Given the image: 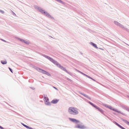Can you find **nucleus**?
<instances>
[{"mask_svg": "<svg viewBox=\"0 0 129 129\" xmlns=\"http://www.w3.org/2000/svg\"><path fill=\"white\" fill-rule=\"evenodd\" d=\"M69 120L71 122L76 124L75 125V128H80L81 129H84L87 128V127L84 125H82L80 124H77L78 123H79L80 121L76 119L71 118H69Z\"/></svg>", "mask_w": 129, "mask_h": 129, "instance_id": "1", "label": "nucleus"}, {"mask_svg": "<svg viewBox=\"0 0 129 129\" xmlns=\"http://www.w3.org/2000/svg\"><path fill=\"white\" fill-rule=\"evenodd\" d=\"M68 111L69 114L73 115H76L79 113L78 109L73 107H69L68 109Z\"/></svg>", "mask_w": 129, "mask_h": 129, "instance_id": "2", "label": "nucleus"}, {"mask_svg": "<svg viewBox=\"0 0 129 129\" xmlns=\"http://www.w3.org/2000/svg\"><path fill=\"white\" fill-rule=\"evenodd\" d=\"M55 65H56L58 67L60 68V69H62L63 71L66 72L67 73L69 74L70 75H72L71 73L68 72L66 70V68L63 67L62 66H61V65L57 62L56 61V62L55 63Z\"/></svg>", "mask_w": 129, "mask_h": 129, "instance_id": "3", "label": "nucleus"}, {"mask_svg": "<svg viewBox=\"0 0 129 129\" xmlns=\"http://www.w3.org/2000/svg\"><path fill=\"white\" fill-rule=\"evenodd\" d=\"M93 107L95 108L96 109H98V111H100L102 114L105 115L110 120L111 119L108 116L105 115V112L101 109L99 107H98V106H97L94 105V106H93Z\"/></svg>", "mask_w": 129, "mask_h": 129, "instance_id": "4", "label": "nucleus"}, {"mask_svg": "<svg viewBox=\"0 0 129 129\" xmlns=\"http://www.w3.org/2000/svg\"><path fill=\"white\" fill-rule=\"evenodd\" d=\"M42 55L43 56L49 60L50 61L53 63L54 64H55V63L56 62V61L53 59L52 58L50 57L49 56L44 54H43Z\"/></svg>", "mask_w": 129, "mask_h": 129, "instance_id": "5", "label": "nucleus"}, {"mask_svg": "<svg viewBox=\"0 0 129 129\" xmlns=\"http://www.w3.org/2000/svg\"><path fill=\"white\" fill-rule=\"evenodd\" d=\"M44 100L45 102V104L47 106H50L51 104L49 102V99L47 97L45 96L44 98Z\"/></svg>", "mask_w": 129, "mask_h": 129, "instance_id": "6", "label": "nucleus"}, {"mask_svg": "<svg viewBox=\"0 0 129 129\" xmlns=\"http://www.w3.org/2000/svg\"><path fill=\"white\" fill-rule=\"evenodd\" d=\"M34 7L36 9H37L39 11L41 12L42 14H44V13H45V10H43L41 7H38L36 5H35Z\"/></svg>", "mask_w": 129, "mask_h": 129, "instance_id": "7", "label": "nucleus"}, {"mask_svg": "<svg viewBox=\"0 0 129 129\" xmlns=\"http://www.w3.org/2000/svg\"><path fill=\"white\" fill-rule=\"evenodd\" d=\"M17 39L20 40L22 42L26 44H30V43L29 42L23 39H21L19 38H17Z\"/></svg>", "mask_w": 129, "mask_h": 129, "instance_id": "8", "label": "nucleus"}, {"mask_svg": "<svg viewBox=\"0 0 129 129\" xmlns=\"http://www.w3.org/2000/svg\"><path fill=\"white\" fill-rule=\"evenodd\" d=\"M36 69L39 72H41L42 73L45 74L46 71H45L44 70H42L39 68L38 67H37Z\"/></svg>", "mask_w": 129, "mask_h": 129, "instance_id": "9", "label": "nucleus"}, {"mask_svg": "<svg viewBox=\"0 0 129 129\" xmlns=\"http://www.w3.org/2000/svg\"><path fill=\"white\" fill-rule=\"evenodd\" d=\"M113 122L117 126H118L121 129H126L125 128H124V127H123L122 126L120 125L118 123H117L116 122L114 121Z\"/></svg>", "mask_w": 129, "mask_h": 129, "instance_id": "10", "label": "nucleus"}, {"mask_svg": "<svg viewBox=\"0 0 129 129\" xmlns=\"http://www.w3.org/2000/svg\"><path fill=\"white\" fill-rule=\"evenodd\" d=\"M79 93H80V94H82V95H83L85 97H86V98H87L88 99H89V100H90L91 99V98L89 96H88L86 94H84V93H81V92L80 91H79Z\"/></svg>", "mask_w": 129, "mask_h": 129, "instance_id": "11", "label": "nucleus"}, {"mask_svg": "<svg viewBox=\"0 0 129 129\" xmlns=\"http://www.w3.org/2000/svg\"><path fill=\"white\" fill-rule=\"evenodd\" d=\"M108 108L111 109V110H112L115 112H118V110L117 109H116L114 108H113L111 106H109V107Z\"/></svg>", "mask_w": 129, "mask_h": 129, "instance_id": "12", "label": "nucleus"}, {"mask_svg": "<svg viewBox=\"0 0 129 129\" xmlns=\"http://www.w3.org/2000/svg\"><path fill=\"white\" fill-rule=\"evenodd\" d=\"M59 101V100L57 99H54L51 101V103L53 104H56Z\"/></svg>", "mask_w": 129, "mask_h": 129, "instance_id": "13", "label": "nucleus"}, {"mask_svg": "<svg viewBox=\"0 0 129 129\" xmlns=\"http://www.w3.org/2000/svg\"><path fill=\"white\" fill-rule=\"evenodd\" d=\"M120 27L122 28L123 29L127 31L128 32H129V30L127 28H126L124 27V26L121 24L120 26Z\"/></svg>", "mask_w": 129, "mask_h": 129, "instance_id": "14", "label": "nucleus"}, {"mask_svg": "<svg viewBox=\"0 0 129 129\" xmlns=\"http://www.w3.org/2000/svg\"><path fill=\"white\" fill-rule=\"evenodd\" d=\"M120 27L122 28L123 29L127 31L128 32H129V30L127 28H126L124 27V26L121 24L120 26Z\"/></svg>", "mask_w": 129, "mask_h": 129, "instance_id": "15", "label": "nucleus"}, {"mask_svg": "<svg viewBox=\"0 0 129 129\" xmlns=\"http://www.w3.org/2000/svg\"><path fill=\"white\" fill-rule=\"evenodd\" d=\"M90 43L91 45H92L95 48L97 49L98 48V47L94 43L92 42H90Z\"/></svg>", "mask_w": 129, "mask_h": 129, "instance_id": "16", "label": "nucleus"}, {"mask_svg": "<svg viewBox=\"0 0 129 129\" xmlns=\"http://www.w3.org/2000/svg\"><path fill=\"white\" fill-rule=\"evenodd\" d=\"M114 23L116 25H117L118 26H119L120 27V25H121V24L120 23L115 21H114Z\"/></svg>", "mask_w": 129, "mask_h": 129, "instance_id": "17", "label": "nucleus"}, {"mask_svg": "<svg viewBox=\"0 0 129 129\" xmlns=\"http://www.w3.org/2000/svg\"><path fill=\"white\" fill-rule=\"evenodd\" d=\"M121 120L125 123L126 124L128 125H129V122L127 120L123 119H122Z\"/></svg>", "mask_w": 129, "mask_h": 129, "instance_id": "18", "label": "nucleus"}, {"mask_svg": "<svg viewBox=\"0 0 129 129\" xmlns=\"http://www.w3.org/2000/svg\"><path fill=\"white\" fill-rule=\"evenodd\" d=\"M45 13H44V14L47 17H49L50 16V15L49 13H48L47 12L45 11Z\"/></svg>", "mask_w": 129, "mask_h": 129, "instance_id": "19", "label": "nucleus"}, {"mask_svg": "<svg viewBox=\"0 0 129 129\" xmlns=\"http://www.w3.org/2000/svg\"><path fill=\"white\" fill-rule=\"evenodd\" d=\"M1 63L3 64H6L7 63V62L6 60H5V61H1Z\"/></svg>", "mask_w": 129, "mask_h": 129, "instance_id": "20", "label": "nucleus"}, {"mask_svg": "<svg viewBox=\"0 0 129 129\" xmlns=\"http://www.w3.org/2000/svg\"><path fill=\"white\" fill-rule=\"evenodd\" d=\"M122 108L124 109H125L127 111V110L128 109V108L127 107L125 106H122Z\"/></svg>", "mask_w": 129, "mask_h": 129, "instance_id": "21", "label": "nucleus"}, {"mask_svg": "<svg viewBox=\"0 0 129 129\" xmlns=\"http://www.w3.org/2000/svg\"><path fill=\"white\" fill-rule=\"evenodd\" d=\"M25 127H26L27 129H34L33 128L30 127H29V126H28L27 125H26Z\"/></svg>", "mask_w": 129, "mask_h": 129, "instance_id": "22", "label": "nucleus"}, {"mask_svg": "<svg viewBox=\"0 0 129 129\" xmlns=\"http://www.w3.org/2000/svg\"><path fill=\"white\" fill-rule=\"evenodd\" d=\"M103 106H104V107H105L107 108H108L109 106V105H108L107 104H103Z\"/></svg>", "mask_w": 129, "mask_h": 129, "instance_id": "23", "label": "nucleus"}, {"mask_svg": "<svg viewBox=\"0 0 129 129\" xmlns=\"http://www.w3.org/2000/svg\"><path fill=\"white\" fill-rule=\"evenodd\" d=\"M49 18H50L54 20H55L54 18L51 15H50V16L49 17Z\"/></svg>", "mask_w": 129, "mask_h": 129, "instance_id": "24", "label": "nucleus"}, {"mask_svg": "<svg viewBox=\"0 0 129 129\" xmlns=\"http://www.w3.org/2000/svg\"><path fill=\"white\" fill-rule=\"evenodd\" d=\"M45 74L49 76H50L51 75L48 72H46Z\"/></svg>", "mask_w": 129, "mask_h": 129, "instance_id": "25", "label": "nucleus"}, {"mask_svg": "<svg viewBox=\"0 0 129 129\" xmlns=\"http://www.w3.org/2000/svg\"><path fill=\"white\" fill-rule=\"evenodd\" d=\"M90 104V105H91L92 106H94V104L93 103H92L91 102H88Z\"/></svg>", "mask_w": 129, "mask_h": 129, "instance_id": "26", "label": "nucleus"}, {"mask_svg": "<svg viewBox=\"0 0 129 129\" xmlns=\"http://www.w3.org/2000/svg\"><path fill=\"white\" fill-rule=\"evenodd\" d=\"M118 112H117L118 113H120V114H122L123 115H125V114H124L123 113H121V112H120V111H118Z\"/></svg>", "mask_w": 129, "mask_h": 129, "instance_id": "27", "label": "nucleus"}, {"mask_svg": "<svg viewBox=\"0 0 129 129\" xmlns=\"http://www.w3.org/2000/svg\"><path fill=\"white\" fill-rule=\"evenodd\" d=\"M8 68L9 69L10 71L12 73H13V70H12L10 67H9Z\"/></svg>", "mask_w": 129, "mask_h": 129, "instance_id": "28", "label": "nucleus"}, {"mask_svg": "<svg viewBox=\"0 0 129 129\" xmlns=\"http://www.w3.org/2000/svg\"><path fill=\"white\" fill-rule=\"evenodd\" d=\"M82 74L83 75L86 76V77H87V75L84 74V73H83L82 72Z\"/></svg>", "mask_w": 129, "mask_h": 129, "instance_id": "29", "label": "nucleus"}, {"mask_svg": "<svg viewBox=\"0 0 129 129\" xmlns=\"http://www.w3.org/2000/svg\"><path fill=\"white\" fill-rule=\"evenodd\" d=\"M67 79L70 81H72L71 79H70L69 78H67Z\"/></svg>", "mask_w": 129, "mask_h": 129, "instance_id": "30", "label": "nucleus"}, {"mask_svg": "<svg viewBox=\"0 0 129 129\" xmlns=\"http://www.w3.org/2000/svg\"><path fill=\"white\" fill-rule=\"evenodd\" d=\"M21 124L22 125H23L25 127V126L26 125L24 124L23 123H21Z\"/></svg>", "mask_w": 129, "mask_h": 129, "instance_id": "31", "label": "nucleus"}, {"mask_svg": "<svg viewBox=\"0 0 129 129\" xmlns=\"http://www.w3.org/2000/svg\"><path fill=\"white\" fill-rule=\"evenodd\" d=\"M77 70V71L78 72L81 73V74H82V72L80 71H79V70Z\"/></svg>", "mask_w": 129, "mask_h": 129, "instance_id": "32", "label": "nucleus"}, {"mask_svg": "<svg viewBox=\"0 0 129 129\" xmlns=\"http://www.w3.org/2000/svg\"><path fill=\"white\" fill-rule=\"evenodd\" d=\"M0 12H1L3 14L4 13L3 11L1 10H0Z\"/></svg>", "mask_w": 129, "mask_h": 129, "instance_id": "33", "label": "nucleus"}, {"mask_svg": "<svg viewBox=\"0 0 129 129\" xmlns=\"http://www.w3.org/2000/svg\"><path fill=\"white\" fill-rule=\"evenodd\" d=\"M87 77H88V78H89V79H91V78H91V77H90V76H88V75H87Z\"/></svg>", "mask_w": 129, "mask_h": 129, "instance_id": "34", "label": "nucleus"}, {"mask_svg": "<svg viewBox=\"0 0 129 129\" xmlns=\"http://www.w3.org/2000/svg\"><path fill=\"white\" fill-rule=\"evenodd\" d=\"M0 128L1 129H5L4 128V127H2V126H1V125H0Z\"/></svg>", "mask_w": 129, "mask_h": 129, "instance_id": "35", "label": "nucleus"}, {"mask_svg": "<svg viewBox=\"0 0 129 129\" xmlns=\"http://www.w3.org/2000/svg\"><path fill=\"white\" fill-rule=\"evenodd\" d=\"M30 88L33 90H34L35 89V88L33 87H30Z\"/></svg>", "mask_w": 129, "mask_h": 129, "instance_id": "36", "label": "nucleus"}, {"mask_svg": "<svg viewBox=\"0 0 129 129\" xmlns=\"http://www.w3.org/2000/svg\"><path fill=\"white\" fill-rule=\"evenodd\" d=\"M1 40L2 41H4V42H6V41L5 40H4V39H1Z\"/></svg>", "mask_w": 129, "mask_h": 129, "instance_id": "37", "label": "nucleus"}, {"mask_svg": "<svg viewBox=\"0 0 129 129\" xmlns=\"http://www.w3.org/2000/svg\"><path fill=\"white\" fill-rule=\"evenodd\" d=\"M53 88H55V89H56V90H57V88L56 87H54V86H53Z\"/></svg>", "mask_w": 129, "mask_h": 129, "instance_id": "38", "label": "nucleus"}, {"mask_svg": "<svg viewBox=\"0 0 129 129\" xmlns=\"http://www.w3.org/2000/svg\"><path fill=\"white\" fill-rule=\"evenodd\" d=\"M91 79H92V80H93V81H96V80L95 79H93L92 78Z\"/></svg>", "mask_w": 129, "mask_h": 129, "instance_id": "39", "label": "nucleus"}, {"mask_svg": "<svg viewBox=\"0 0 129 129\" xmlns=\"http://www.w3.org/2000/svg\"><path fill=\"white\" fill-rule=\"evenodd\" d=\"M12 13H13V15H16V14L14 13L12 11Z\"/></svg>", "mask_w": 129, "mask_h": 129, "instance_id": "40", "label": "nucleus"}, {"mask_svg": "<svg viewBox=\"0 0 129 129\" xmlns=\"http://www.w3.org/2000/svg\"><path fill=\"white\" fill-rule=\"evenodd\" d=\"M99 49H101V50H104V49H103V48H99Z\"/></svg>", "mask_w": 129, "mask_h": 129, "instance_id": "41", "label": "nucleus"}, {"mask_svg": "<svg viewBox=\"0 0 129 129\" xmlns=\"http://www.w3.org/2000/svg\"><path fill=\"white\" fill-rule=\"evenodd\" d=\"M127 111L129 112V108H128V109L127 110Z\"/></svg>", "mask_w": 129, "mask_h": 129, "instance_id": "42", "label": "nucleus"}, {"mask_svg": "<svg viewBox=\"0 0 129 129\" xmlns=\"http://www.w3.org/2000/svg\"><path fill=\"white\" fill-rule=\"evenodd\" d=\"M126 44L127 45H128V46H129V45H128V44Z\"/></svg>", "mask_w": 129, "mask_h": 129, "instance_id": "43", "label": "nucleus"}, {"mask_svg": "<svg viewBox=\"0 0 129 129\" xmlns=\"http://www.w3.org/2000/svg\"><path fill=\"white\" fill-rule=\"evenodd\" d=\"M80 53L81 54H82V52H80Z\"/></svg>", "mask_w": 129, "mask_h": 129, "instance_id": "44", "label": "nucleus"}, {"mask_svg": "<svg viewBox=\"0 0 129 129\" xmlns=\"http://www.w3.org/2000/svg\"><path fill=\"white\" fill-rule=\"evenodd\" d=\"M51 38H53V37H51Z\"/></svg>", "mask_w": 129, "mask_h": 129, "instance_id": "45", "label": "nucleus"}]
</instances>
